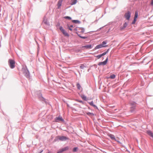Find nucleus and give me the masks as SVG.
Instances as JSON below:
<instances>
[{
    "instance_id": "obj_46",
    "label": "nucleus",
    "mask_w": 153,
    "mask_h": 153,
    "mask_svg": "<svg viewBox=\"0 0 153 153\" xmlns=\"http://www.w3.org/2000/svg\"><path fill=\"white\" fill-rule=\"evenodd\" d=\"M64 102L67 105V106L68 107H69V104H68L67 102H66L65 101H64Z\"/></svg>"
},
{
    "instance_id": "obj_27",
    "label": "nucleus",
    "mask_w": 153,
    "mask_h": 153,
    "mask_svg": "<svg viewBox=\"0 0 153 153\" xmlns=\"http://www.w3.org/2000/svg\"><path fill=\"white\" fill-rule=\"evenodd\" d=\"M69 149V148L68 146L62 148V150H63L64 152L68 150Z\"/></svg>"
},
{
    "instance_id": "obj_54",
    "label": "nucleus",
    "mask_w": 153,
    "mask_h": 153,
    "mask_svg": "<svg viewBox=\"0 0 153 153\" xmlns=\"http://www.w3.org/2000/svg\"><path fill=\"white\" fill-rule=\"evenodd\" d=\"M48 153H51L50 152H49Z\"/></svg>"
},
{
    "instance_id": "obj_11",
    "label": "nucleus",
    "mask_w": 153,
    "mask_h": 153,
    "mask_svg": "<svg viewBox=\"0 0 153 153\" xmlns=\"http://www.w3.org/2000/svg\"><path fill=\"white\" fill-rule=\"evenodd\" d=\"M42 22L45 25L48 26L50 25V23L48 21L47 19L46 18L45 16L44 17L43 20Z\"/></svg>"
},
{
    "instance_id": "obj_17",
    "label": "nucleus",
    "mask_w": 153,
    "mask_h": 153,
    "mask_svg": "<svg viewBox=\"0 0 153 153\" xmlns=\"http://www.w3.org/2000/svg\"><path fill=\"white\" fill-rule=\"evenodd\" d=\"M76 33L77 34V36L79 37L80 38L82 39H85L88 38L87 36H81L80 34H78L77 32H76Z\"/></svg>"
},
{
    "instance_id": "obj_22",
    "label": "nucleus",
    "mask_w": 153,
    "mask_h": 153,
    "mask_svg": "<svg viewBox=\"0 0 153 153\" xmlns=\"http://www.w3.org/2000/svg\"><path fill=\"white\" fill-rule=\"evenodd\" d=\"M138 17V12L137 11H135L134 18L137 19Z\"/></svg>"
},
{
    "instance_id": "obj_33",
    "label": "nucleus",
    "mask_w": 153,
    "mask_h": 153,
    "mask_svg": "<svg viewBox=\"0 0 153 153\" xmlns=\"http://www.w3.org/2000/svg\"><path fill=\"white\" fill-rule=\"evenodd\" d=\"M79 28H81V32L83 33L84 32L85 30V29L83 27H79Z\"/></svg>"
},
{
    "instance_id": "obj_31",
    "label": "nucleus",
    "mask_w": 153,
    "mask_h": 153,
    "mask_svg": "<svg viewBox=\"0 0 153 153\" xmlns=\"http://www.w3.org/2000/svg\"><path fill=\"white\" fill-rule=\"evenodd\" d=\"M76 101H77V102H80V103H82L83 104H84V105H85V103L82 100H79L78 99H76Z\"/></svg>"
},
{
    "instance_id": "obj_2",
    "label": "nucleus",
    "mask_w": 153,
    "mask_h": 153,
    "mask_svg": "<svg viewBox=\"0 0 153 153\" xmlns=\"http://www.w3.org/2000/svg\"><path fill=\"white\" fill-rule=\"evenodd\" d=\"M39 100L43 103H45L46 105H50L48 100L42 96V93H40L38 96Z\"/></svg>"
},
{
    "instance_id": "obj_37",
    "label": "nucleus",
    "mask_w": 153,
    "mask_h": 153,
    "mask_svg": "<svg viewBox=\"0 0 153 153\" xmlns=\"http://www.w3.org/2000/svg\"><path fill=\"white\" fill-rule=\"evenodd\" d=\"M115 141H116L117 142H118L120 144H122V143H121L120 141L118 140H117L116 139V140H115Z\"/></svg>"
},
{
    "instance_id": "obj_13",
    "label": "nucleus",
    "mask_w": 153,
    "mask_h": 153,
    "mask_svg": "<svg viewBox=\"0 0 153 153\" xmlns=\"http://www.w3.org/2000/svg\"><path fill=\"white\" fill-rule=\"evenodd\" d=\"M88 102L90 105L94 107L95 109L99 110V108L97 106L94 104L93 101H92L90 102Z\"/></svg>"
},
{
    "instance_id": "obj_6",
    "label": "nucleus",
    "mask_w": 153,
    "mask_h": 153,
    "mask_svg": "<svg viewBox=\"0 0 153 153\" xmlns=\"http://www.w3.org/2000/svg\"><path fill=\"white\" fill-rule=\"evenodd\" d=\"M9 66L11 69L14 68L15 67V61L14 59H9L8 61Z\"/></svg>"
},
{
    "instance_id": "obj_42",
    "label": "nucleus",
    "mask_w": 153,
    "mask_h": 153,
    "mask_svg": "<svg viewBox=\"0 0 153 153\" xmlns=\"http://www.w3.org/2000/svg\"><path fill=\"white\" fill-rule=\"evenodd\" d=\"M110 49V48H108V49H107V51H106L105 52L106 54L108 52Z\"/></svg>"
},
{
    "instance_id": "obj_18",
    "label": "nucleus",
    "mask_w": 153,
    "mask_h": 153,
    "mask_svg": "<svg viewBox=\"0 0 153 153\" xmlns=\"http://www.w3.org/2000/svg\"><path fill=\"white\" fill-rule=\"evenodd\" d=\"M109 136L110 137L111 140H116L115 137L114 135L111 134L109 135Z\"/></svg>"
},
{
    "instance_id": "obj_25",
    "label": "nucleus",
    "mask_w": 153,
    "mask_h": 153,
    "mask_svg": "<svg viewBox=\"0 0 153 153\" xmlns=\"http://www.w3.org/2000/svg\"><path fill=\"white\" fill-rule=\"evenodd\" d=\"M86 66H85L84 64H82L80 65L79 67L81 69H83L85 68H86Z\"/></svg>"
},
{
    "instance_id": "obj_38",
    "label": "nucleus",
    "mask_w": 153,
    "mask_h": 153,
    "mask_svg": "<svg viewBox=\"0 0 153 153\" xmlns=\"http://www.w3.org/2000/svg\"><path fill=\"white\" fill-rule=\"evenodd\" d=\"M92 67H94L95 68H97V65L96 64H94L92 66Z\"/></svg>"
},
{
    "instance_id": "obj_16",
    "label": "nucleus",
    "mask_w": 153,
    "mask_h": 153,
    "mask_svg": "<svg viewBox=\"0 0 153 153\" xmlns=\"http://www.w3.org/2000/svg\"><path fill=\"white\" fill-rule=\"evenodd\" d=\"M72 22L75 24H80L81 22L80 21L78 20H72Z\"/></svg>"
},
{
    "instance_id": "obj_48",
    "label": "nucleus",
    "mask_w": 153,
    "mask_h": 153,
    "mask_svg": "<svg viewBox=\"0 0 153 153\" xmlns=\"http://www.w3.org/2000/svg\"><path fill=\"white\" fill-rule=\"evenodd\" d=\"M78 27H76V28H74V30H75V31H77V28H78Z\"/></svg>"
},
{
    "instance_id": "obj_15",
    "label": "nucleus",
    "mask_w": 153,
    "mask_h": 153,
    "mask_svg": "<svg viewBox=\"0 0 153 153\" xmlns=\"http://www.w3.org/2000/svg\"><path fill=\"white\" fill-rule=\"evenodd\" d=\"M63 1V0H59L58 1L57 4L58 9H59L60 8L61 6L62 5V3Z\"/></svg>"
},
{
    "instance_id": "obj_55",
    "label": "nucleus",
    "mask_w": 153,
    "mask_h": 153,
    "mask_svg": "<svg viewBox=\"0 0 153 153\" xmlns=\"http://www.w3.org/2000/svg\"><path fill=\"white\" fill-rule=\"evenodd\" d=\"M102 58L103 59H104V57H102Z\"/></svg>"
},
{
    "instance_id": "obj_50",
    "label": "nucleus",
    "mask_w": 153,
    "mask_h": 153,
    "mask_svg": "<svg viewBox=\"0 0 153 153\" xmlns=\"http://www.w3.org/2000/svg\"><path fill=\"white\" fill-rule=\"evenodd\" d=\"M86 106L88 107V108L89 109H91V108H90V107L89 106H88V105H86Z\"/></svg>"
},
{
    "instance_id": "obj_52",
    "label": "nucleus",
    "mask_w": 153,
    "mask_h": 153,
    "mask_svg": "<svg viewBox=\"0 0 153 153\" xmlns=\"http://www.w3.org/2000/svg\"><path fill=\"white\" fill-rule=\"evenodd\" d=\"M89 70H90V69H89L88 70V71H89Z\"/></svg>"
},
{
    "instance_id": "obj_21",
    "label": "nucleus",
    "mask_w": 153,
    "mask_h": 153,
    "mask_svg": "<svg viewBox=\"0 0 153 153\" xmlns=\"http://www.w3.org/2000/svg\"><path fill=\"white\" fill-rule=\"evenodd\" d=\"M77 2V1H76V0H72L71 1V4L72 5H74L76 4Z\"/></svg>"
},
{
    "instance_id": "obj_39",
    "label": "nucleus",
    "mask_w": 153,
    "mask_h": 153,
    "mask_svg": "<svg viewBox=\"0 0 153 153\" xmlns=\"http://www.w3.org/2000/svg\"><path fill=\"white\" fill-rule=\"evenodd\" d=\"M106 54V53L105 52H103L101 54L102 55V56H105Z\"/></svg>"
},
{
    "instance_id": "obj_8",
    "label": "nucleus",
    "mask_w": 153,
    "mask_h": 153,
    "mask_svg": "<svg viewBox=\"0 0 153 153\" xmlns=\"http://www.w3.org/2000/svg\"><path fill=\"white\" fill-rule=\"evenodd\" d=\"M60 121L64 122L65 120L62 117L59 115L58 117H56L55 119L54 122H59Z\"/></svg>"
},
{
    "instance_id": "obj_3",
    "label": "nucleus",
    "mask_w": 153,
    "mask_h": 153,
    "mask_svg": "<svg viewBox=\"0 0 153 153\" xmlns=\"http://www.w3.org/2000/svg\"><path fill=\"white\" fill-rule=\"evenodd\" d=\"M60 23L58 22L57 23L56 26H59V29L64 36H65L69 37V35L66 32L65 30L63 29L62 26H60Z\"/></svg>"
},
{
    "instance_id": "obj_19",
    "label": "nucleus",
    "mask_w": 153,
    "mask_h": 153,
    "mask_svg": "<svg viewBox=\"0 0 153 153\" xmlns=\"http://www.w3.org/2000/svg\"><path fill=\"white\" fill-rule=\"evenodd\" d=\"M86 114L88 115L89 116H94L95 115V114L94 113H91L90 112H86Z\"/></svg>"
},
{
    "instance_id": "obj_10",
    "label": "nucleus",
    "mask_w": 153,
    "mask_h": 153,
    "mask_svg": "<svg viewBox=\"0 0 153 153\" xmlns=\"http://www.w3.org/2000/svg\"><path fill=\"white\" fill-rule=\"evenodd\" d=\"M108 46V45H105V46L102 45V44H100L97 45L94 49V50H96L97 49H100L102 48H106Z\"/></svg>"
},
{
    "instance_id": "obj_51",
    "label": "nucleus",
    "mask_w": 153,
    "mask_h": 153,
    "mask_svg": "<svg viewBox=\"0 0 153 153\" xmlns=\"http://www.w3.org/2000/svg\"><path fill=\"white\" fill-rule=\"evenodd\" d=\"M78 72L79 73V75H81V74H80V72H79V71H78Z\"/></svg>"
},
{
    "instance_id": "obj_45",
    "label": "nucleus",
    "mask_w": 153,
    "mask_h": 153,
    "mask_svg": "<svg viewBox=\"0 0 153 153\" xmlns=\"http://www.w3.org/2000/svg\"><path fill=\"white\" fill-rule=\"evenodd\" d=\"M151 4L152 6H153V0H152L151 3Z\"/></svg>"
},
{
    "instance_id": "obj_7",
    "label": "nucleus",
    "mask_w": 153,
    "mask_h": 153,
    "mask_svg": "<svg viewBox=\"0 0 153 153\" xmlns=\"http://www.w3.org/2000/svg\"><path fill=\"white\" fill-rule=\"evenodd\" d=\"M131 16V13L129 11L126 13L124 15L125 18L128 21H129L130 20Z\"/></svg>"
},
{
    "instance_id": "obj_24",
    "label": "nucleus",
    "mask_w": 153,
    "mask_h": 153,
    "mask_svg": "<svg viewBox=\"0 0 153 153\" xmlns=\"http://www.w3.org/2000/svg\"><path fill=\"white\" fill-rule=\"evenodd\" d=\"M63 18L64 19H68L69 20H71L72 19V18L70 16H65Z\"/></svg>"
},
{
    "instance_id": "obj_49",
    "label": "nucleus",
    "mask_w": 153,
    "mask_h": 153,
    "mask_svg": "<svg viewBox=\"0 0 153 153\" xmlns=\"http://www.w3.org/2000/svg\"><path fill=\"white\" fill-rule=\"evenodd\" d=\"M70 27L71 28H72L73 27V25H71L70 26Z\"/></svg>"
},
{
    "instance_id": "obj_35",
    "label": "nucleus",
    "mask_w": 153,
    "mask_h": 153,
    "mask_svg": "<svg viewBox=\"0 0 153 153\" xmlns=\"http://www.w3.org/2000/svg\"><path fill=\"white\" fill-rule=\"evenodd\" d=\"M63 152L64 151H63V150H62V149H60L57 152V153H62V152Z\"/></svg>"
},
{
    "instance_id": "obj_36",
    "label": "nucleus",
    "mask_w": 153,
    "mask_h": 153,
    "mask_svg": "<svg viewBox=\"0 0 153 153\" xmlns=\"http://www.w3.org/2000/svg\"><path fill=\"white\" fill-rule=\"evenodd\" d=\"M63 152L64 151H63V150H62V149H60L57 152V153H62V152Z\"/></svg>"
},
{
    "instance_id": "obj_40",
    "label": "nucleus",
    "mask_w": 153,
    "mask_h": 153,
    "mask_svg": "<svg viewBox=\"0 0 153 153\" xmlns=\"http://www.w3.org/2000/svg\"><path fill=\"white\" fill-rule=\"evenodd\" d=\"M110 49V48H108V49H107V51H106L105 52L106 54L108 52Z\"/></svg>"
},
{
    "instance_id": "obj_34",
    "label": "nucleus",
    "mask_w": 153,
    "mask_h": 153,
    "mask_svg": "<svg viewBox=\"0 0 153 153\" xmlns=\"http://www.w3.org/2000/svg\"><path fill=\"white\" fill-rule=\"evenodd\" d=\"M95 56L97 57V58L98 59H100V58H101L102 57V55H101V54H100L98 55Z\"/></svg>"
},
{
    "instance_id": "obj_23",
    "label": "nucleus",
    "mask_w": 153,
    "mask_h": 153,
    "mask_svg": "<svg viewBox=\"0 0 153 153\" xmlns=\"http://www.w3.org/2000/svg\"><path fill=\"white\" fill-rule=\"evenodd\" d=\"M116 77V75L114 74H111L109 77V78L111 79H114Z\"/></svg>"
},
{
    "instance_id": "obj_4",
    "label": "nucleus",
    "mask_w": 153,
    "mask_h": 153,
    "mask_svg": "<svg viewBox=\"0 0 153 153\" xmlns=\"http://www.w3.org/2000/svg\"><path fill=\"white\" fill-rule=\"evenodd\" d=\"M136 104L137 103L134 101H132L130 103V105L131 106V109L130 110V112L131 113L135 112Z\"/></svg>"
},
{
    "instance_id": "obj_32",
    "label": "nucleus",
    "mask_w": 153,
    "mask_h": 153,
    "mask_svg": "<svg viewBox=\"0 0 153 153\" xmlns=\"http://www.w3.org/2000/svg\"><path fill=\"white\" fill-rule=\"evenodd\" d=\"M67 28L71 31H72L73 30L72 28H71L70 27V25L68 24H67Z\"/></svg>"
},
{
    "instance_id": "obj_57",
    "label": "nucleus",
    "mask_w": 153,
    "mask_h": 153,
    "mask_svg": "<svg viewBox=\"0 0 153 153\" xmlns=\"http://www.w3.org/2000/svg\"><path fill=\"white\" fill-rule=\"evenodd\" d=\"M77 0H76V1H77Z\"/></svg>"
},
{
    "instance_id": "obj_47",
    "label": "nucleus",
    "mask_w": 153,
    "mask_h": 153,
    "mask_svg": "<svg viewBox=\"0 0 153 153\" xmlns=\"http://www.w3.org/2000/svg\"><path fill=\"white\" fill-rule=\"evenodd\" d=\"M43 151V149H41L40 150V152H39V153H42Z\"/></svg>"
},
{
    "instance_id": "obj_43",
    "label": "nucleus",
    "mask_w": 153,
    "mask_h": 153,
    "mask_svg": "<svg viewBox=\"0 0 153 153\" xmlns=\"http://www.w3.org/2000/svg\"><path fill=\"white\" fill-rule=\"evenodd\" d=\"M110 49V48H108V49H107V51H106L105 52L106 54L108 52Z\"/></svg>"
},
{
    "instance_id": "obj_28",
    "label": "nucleus",
    "mask_w": 153,
    "mask_h": 153,
    "mask_svg": "<svg viewBox=\"0 0 153 153\" xmlns=\"http://www.w3.org/2000/svg\"><path fill=\"white\" fill-rule=\"evenodd\" d=\"M107 43V40H105L103 41L101 44H102V45L105 46V45H105Z\"/></svg>"
},
{
    "instance_id": "obj_44",
    "label": "nucleus",
    "mask_w": 153,
    "mask_h": 153,
    "mask_svg": "<svg viewBox=\"0 0 153 153\" xmlns=\"http://www.w3.org/2000/svg\"><path fill=\"white\" fill-rule=\"evenodd\" d=\"M103 27H100V28H99V29H98L97 31H93V32H96L97 31H99V30H101Z\"/></svg>"
},
{
    "instance_id": "obj_56",
    "label": "nucleus",
    "mask_w": 153,
    "mask_h": 153,
    "mask_svg": "<svg viewBox=\"0 0 153 153\" xmlns=\"http://www.w3.org/2000/svg\"><path fill=\"white\" fill-rule=\"evenodd\" d=\"M127 149V151H128V152H129V151L128 150V149Z\"/></svg>"
},
{
    "instance_id": "obj_5",
    "label": "nucleus",
    "mask_w": 153,
    "mask_h": 153,
    "mask_svg": "<svg viewBox=\"0 0 153 153\" xmlns=\"http://www.w3.org/2000/svg\"><path fill=\"white\" fill-rule=\"evenodd\" d=\"M69 138L64 136H58L54 140V142H56L58 140H59L61 141H65L66 140H69Z\"/></svg>"
},
{
    "instance_id": "obj_30",
    "label": "nucleus",
    "mask_w": 153,
    "mask_h": 153,
    "mask_svg": "<svg viewBox=\"0 0 153 153\" xmlns=\"http://www.w3.org/2000/svg\"><path fill=\"white\" fill-rule=\"evenodd\" d=\"M76 86L78 90H80L81 88V86L79 83H78L76 84Z\"/></svg>"
},
{
    "instance_id": "obj_12",
    "label": "nucleus",
    "mask_w": 153,
    "mask_h": 153,
    "mask_svg": "<svg viewBox=\"0 0 153 153\" xmlns=\"http://www.w3.org/2000/svg\"><path fill=\"white\" fill-rule=\"evenodd\" d=\"M93 46L92 45L89 44V45H87L84 46H82L81 48H85L86 49H91L92 48Z\"/></svg>"
},
{
    "instance_id": "obj_9",
    "label": "nucleus",
    "mask_w": 153,
    "mask_h": 153,
    "mask_svg": "<svg viewBox=\"0 0 153 153\" xmlns=\"http://www.w3.org/2000/svg\"><path fill=\"white\" fill-rule=\"evenodd\" d=\"M108 61V56L105 59L103 62H99L98 64L99 66L103 65V66L105 65L107 63Z\"/></svg>"
},
{
    "instance_id": "obj_14",
    "label": "nucleus",
    "mask_w": 153,
    "mask_h": 153,
    "mask_svg": "<svg viewBox=\"0 0 153 153\" xmlns=\"http://www.w3.org/2000/svg\"><path fill=\"white\" fill-rule=\"evenodd\" d=\"M128 22H125L123 24V26L120 27V30H122L125 28L128 25Z\"/></svg>"
},
{
    "instance_id": "obj_53",
    "label": "nucleus",
    "mask_w": 153,
    "mask_h": 153,
    "mask_svg": "<svg viewBox=\"0 0 153 153\" xmlns=\"http://www.w3.org/2000/svg\"><path fill=\"white\" fill-rule=\"evenodd\" d=\"M103 16V15H102V16H101V17H102Z\"/></svg>"
},
{
    "instance_id": "obj_20",
    "label": "nucleus",
    "mask_w": 153,
    "mask_h": 153,
    "mask_svg": "<svg viewBox=\"0 0 153 153\" xmlns=\"http://www.w3.org/2000/svg\"><path fill=\"white\" fill-rule=\"evenodd\" d=\"M81 97L82 98V99L85 101H87V97L86 96H85V95L83 94L81 96Z\"/></svg>"
},
{
    "instance_id": "obj_29",
    "label": "nucleus",
    "mask_w": 153,
    "mask_h": 153,
    "mask_svg": "<svg viewBox=\"0 0 153 153\" xmlns=\"http://www.w3.org/2000/svg\"><path fill=\"white\" fill-rule=\"evenodd\" d=\"M78 150V147H74L73 149V152H76Z\"/></svg>"
},
{
    "instance_id": "obj_41",
    "label": "nucleus",
    "mask_w": 153,
    "mask_h": 153,
    "mask_svg": "<svg viewBox=\"0 0 153 153\" xmlns=\"http://www.w3.org/2000/svg\"><path fill=\"white\" fill-rule=\"evenodd\" d=\"M110 49V48H108V49H107V51H106L105 52L106 54L108 52Z\"/></svg>"
},
{
    "instance_id": "obj_26",
    "label": "nucleus",
    "mask_w": 153,
    "mask_h": 153,
    "mask_svg": "<svg viewBox=\"0 0 153 153\" xmlns=\"http://www.w3.org/2000/svg\"><path fill=\"white\" fill-rule=\"evenodd\" d=\"M137 19H136V18H134V19L133 20V21H132V23H131V25L134 24L137 21Z\"/></svg>"
},
{
    "instance_id": "obj_1",
    "label": "nucleus",
    "mask_w": 153,
    "mask_h": 153,
    "mask_svg": "<svg viewBox=\"0 0 153 153\" xmlns=\"http://www.w3.org/2000/svg\"><path fill=\"white\" fill-rule=\"evenodd\" d=\"M22 70L23 71V73L25 76L29 80H30L31 78L30 75V73L27 67V66L25 65V67H23Z\"/></svg>"
}]
</instances>
